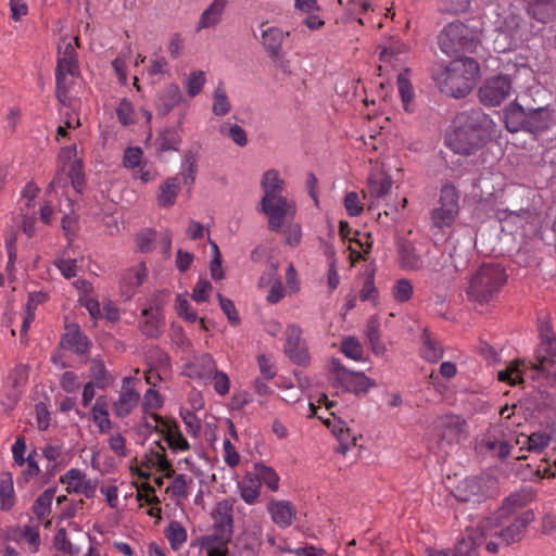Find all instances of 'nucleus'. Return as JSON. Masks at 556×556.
<instances>
[{"label": "nucleus", "mask_w": 556, "mask_h": 556, "mask_svg": "<svg viewBox=\"0 0 556 556\" xmlns=\"http://www.w3.org/2000/svg\"><path fill=\"white\" fill-rule=\"evenodd\" d=\"M513 92L511 79L507 75L488 78L479 88V99L485 106L502 104Z\"/></svg>", "instance_id": "obj_10"}, {"label": "nucleus", "mask_w": 556, "mask_h": 556, "mask_svg": "<svg viewBox=\"0 0 556 556\" xmlns=\"http://www.w3.org/2000/svg\"><path fill=\"white\" fill-rule=\"evenodd\" d=\"M206 81V76L203 71L192 72L187 80V92L190 97L198 96L204 84Z\"/></svg>", "instance_id": "obj_56"}, {"label": "nucleus", "mask_w": 556, "mask_h": 556, "mask_svg": "<svg viewBox=\"0 0 556 556\" xmlns=\"http://www.w3.org/2000/svg\"><path fill=\"white\" fill-rule=\"evenodd\" d=\"M148 277V269L144 263L126 269L121 278V288L124 294L131 296L135 289L143 283Z\"/></svg>", "instance_id": "obj_23"}, {"label": "nucleus", "mask_w": 556, "mask_h": 556, "mask_svg": "<svg viewBox=\"0 0 556 556\" xmlns=\"http://www.w3.org/2000/svg\"><path fill=\"white\" fill-rule=\"evenodd\" d=\"M479 72L480 66L476 60L463 58L434 70L432 78L441 92L454 98H464L472 90Z\"/></svg>", "instance_id": "obj_2"}, {"label": "nucleus", "mask_w": 556, "mask_h": 556, "mask_svg": "<svg viewBox=\"0 0 556 556\" xmlns=\"http://www.w3.org/2000/svg\"><path fill=\"white\" fill-rule=\"evenodd\" d=\"M47 300V294L37 292V293H30L28 298V302L26 304V316L24 317L23 325L21 331L25 333L30 325V323L35 318L34 311L36 309L37 305L40 303H43Z\"/></svg>", "instance_id": "obj_47"}, {"label": "nucleus", "mask_w": 556, "mask_h": 556, "mask_svg": "<svg viewBox=\"0 0 556 556\" xmlns=\"http://www.w3.org/2000/svg\"><path fill=\"white\" fill-rule=\"evenodd\" d=\"M55 494L54 488L47 489L43 493L39 495L34 504V514L38 519L42 520L50 515L52 500Z\"/></svg>", "instance_id": "obj_41"}, {"label": "nucleus", "mask_w": 556, "mask_h": 556, "mask_svg": "<svg viewBox=\"0 0 556 556\" xmlns=\"http://www.w3.org/2000/svg\"><path fill=\"white\" fill-rule=\"evenodd\" d=\"M116 115L118 121L126 126L135 122L137 113L135 112L131 102L127 99H123L116 109Z\"/></svg>", "instance_id": "obj_55"}, {"label": "nucleus", "mask_w": 556, "mask_h": 556, "mask_svg": "<svg viewBox=\"0 0 556 556\" xmlns=\"http://www.w3.org/2000/svg\"><path fill=\"white\" fill-rule=\"evenodd\" d=\"M156 444H157L159 448L161 450V452H159V451L150 452L152 465H154V468L157 471L164 472V477L172 478L174 476L175 471L172 467L170 462L166 458V456L164 454L165 448L160 442H157Z\"/></svg>", "instance_id": "obj_44"}, {"label": "nucleus", "mask_w": 556, "mask_h": 556, "mask_svg": "<svg viewBox=\"0 0 556 556\" xmlns=\"http://www.w3.org/2000/svg\"><path fill=\"white\" fill-rule=\"evenodd\" d=\"M260 482L254 479H244L240 485V493L243 501L253 504L260 495Z\"/></svg>", "instance_id": "obj_54"}, {"label": "nucleus", "mask_w": 556, "mask_h": 556, "mask_svg": "<svg viewBox=\"0 0 556 556\" xmlns=\"http://www.w3.org/2000/svg\"><path fill=\"white\" fill-rule=\"evenodd\" d=\"M78 150L77 144L63 148L59 154L60 161L64 164L71 162L68 176L73 188L78 192H83L85 188V174L83 160L77 156Z\"/></svg>", "instance_id": "obj_16"}, {"label": "nucleus", "mask_w": 556, "mask_h": 556, "mask_svg": "<svg viewBox=\"0 0 556 556\" xmlns=\"http://www.w3.org/2000/svg\"><path fill=\"white\" fill-rule=\"evenodd\" d=\"M166 538L174 548H178L187 540L185 528L177 521H172L166 529Z\"/></svg>", "instance_id": "obj_52"}, {"label": "nucleus", "mask_w": 556, "mask_h": 556, "mask_svg": "<svg viewBox=\"0 0 556 556\" xmlns=\"http://www.w3.org/2000/svg\"><path fill=\"white\" fill-rule=\"evenodd\" d=\"M330 366L333 377L332 386L334 388H341L346 392L363 395L376 386V382L364 372L349 370L339 359L332 358Z\"/></svg>", "instance_id": "obj_7"}, {"label": "nucleus", "mask_w": 556, "mask_h": 556, "mask_svg": "<svg viewBox=\"0 0 556 556\" xmlns=\"http://www.w3.org/2000/svg\"><path fill=\"white\" fill-rule=\"evenodd\" d=\"M367 340L376 354H382L384 352V345L380 341L379 323L375 318H370L367 323L366 328Z\"/></svg>", "instance_id": "obj_46"}, {"label": "nucleus", "mask_w": 556, "mask_h": 556, "mask_svg": "<svg viewBox=\"0 0 556 556\" xmlns=\"http://www.w3.org/2000/svg\"><path fill=\"white\" fill-rule=\"evenodd\" d=\"M413 294V285L408 279L397 280L393 287V296L397 302H406Z\"/></svg>", "instance_id": "obj_58"}, {"label": "nucleus", "mask_w": 556, "mask_h": 556, "mask_svg": "<svg viewBox=\"0 0 556 556\" xmlns=\"http://www.w3.org/2000/svg\"><path fill=\"white\" fill-rule=\"evenodd\" d=\"M212 518L214 520L213 526L223 528L224 533L228 534L229 529H232V514L228 503H218L212 513Z\"/></svg>", "instance_id": "obj_37"}, {"label": "nucleus", "mask_w": 556, "mask_h": 556, "mask_svg": "<svg viewBox=\"0 0 556 556\" xmlns=\"http://www.w3.org/2000/svg\"><path fill=\"white\" fill-rule=\"evenodd\" d=\"M289 35V31L285 33L279 27H269L263 31V45L273 61H278L282 58V43Z\"/></svg>", "instance_id": "obj_21"}, {"label": "nucleus", "mask_w": 556, "mask_h": 556, "mask_svg": "<svg viewBox=\"0 0 556 556\" xmlns=\"http://www.w3.org/2000/svg\"><path fill=\"white\" fill-rule=\"evenodd\" d=\"M78 74L77 53L72 42L59 49L58 64L55 68V80L62 84L63 77Z\"/></svg>", "instance_id": "obj_20"}, {"label": "nucleus", "mask_w": 556, "mask_h": 556, "mask_svg": "<svg viewBox=\"0 0 556 556\" xmlns=\"http://www.w3.org/2000/svg\"><path fill=\"white\" fill-rule=\"evenodd\" d=\"M480 446L501 459H505L511 448L502 426L491 427L481 439Z\"/></svg>", "instance_id": "obj_15"}, {"label": "nucleus", "mask_w": 556, "mask_h": 556, "mask_svg": "<svg viewBox=\"0 0 556 556\" xmlns=\"http://www.w3.org/2000/svg\"><path fill=\"white\" fill-rule=\"evenodd\" d=\"M85 478V473L81 470L72 468L65 473L64 477L61 478V481L67 484V490L70 492L73 491L76 493L78 492V489Z\"/></svg>", "instance_id": "obj_59"}, {"label": "nucleus", "mask_w": 556, "mask_h": 556, "mask_svg": "<svg viewBox=\"0 0 556 556\" xmlns=\"http://www.w3.org/2000/svg\"><path fill=\"white\" fill-rule=\"evenodd\" d=\"M198 151L189 150L185 155L181 176L186 185H192L195 180Z\"/></svg>", "instance_id": "obj_45"}, {"label": "nucleus", "mask_w": 556, "mask_h": 556, "mask_svg": "<svg viewBox=\"0 0 556 556\" xmlns=\"http://www.w3.org/2000/svg\"><path fill=\"white\" fill-rule=\"evenodd\" d=\"M528 113L515 100L504 111V122L509 132H517L527 128Z\"/></svg>", "instance_id": "obj_27"}, {"label": "nucleus", "mask_w": 556, "mask_h": 556, "mask_svg": "<svg viewBox=\"0 0 556 556\" xmlns=\"http://www.w3.org/2000/svg\"><path fill=\"white\" fill-rule=\"evenodd\" d=\"M264 195L262 199H271L274 197L282 195L285 190V181L280 178L276 169H269L264 173L261 181Z\"/></svg>", "instance_id": "obj_30"}, {"label": "nucleus", "mask_w": 556, "mask_h": 556, "mask_svg": "<svg viewBox=\"0 0 556 556\" xmlns=\"http://www.w3.org/2000/svg\"><path fill=\"white\" fill-rule=\"evenodd\" d=\"M521 365L523 364L519 361L510 363L507 368L497 372L498 380L508 382L511 386L521 383L523 381V375H527V371L520 368Z\"/></svg>", "instance_id": "obj_40"}, {"label": "nucleus", "mask_w": 556, "mask_h": 556, "mask_svg": "<svg viewBox=\"0 0 556 556\" xmlns=\"http://www.w3.org/2000/svg\"><path fill=\"white\" fill-rule=\"evenodd\" d=\"M486 543V539L481 536L479 526L473 530L467 531L466 536H463L454 548L453 556H477L478 547L483 543Z\"/></svg>", "instance_id": "obj_24"}, {"label": "nucleus", "mask_w": 556, "mask_h": 556, "mask_svg": "<svg viewBox=\"0 0 556 556\" xmlns=\"http://www.w3.org/2000/svg\"><path fill=\"white\" fill-rule=\"evenodd\" d=\"M90 377L92 378L90 382H93L99 389H105L114 381L113 376L106 370L103 361L98 357L91 361Z\"/></svg>", "instance_id": "obj_33"}, {"label": "nucleus", "mask_w": 556, "mask_h": 556, "mask_svg": "<svg viewBox=\"0 0 556 556\" xmlns=\"http://www.w3.org/2000/svg\"><path fill=\"white\" fill-rule=\"evenodd\" d=\"M392 185L391 176L382 169H376L369 174L366 188L362 190L363 198L370 201L368 210L374 208L375 200L383 198L390 192Z\"/></svg>", "instance_id": "obj_12"}, {"label": "nucleus", "mask_w": 556, "mask_h": 556, "mask_svg": "<svg viewBox=\"0 0 556 556\" xmlns=\"http://www.w3.org/2000/svg\"><path fill=\"white\" fill-rule=\"evenodd\" d=\"M219 134L223 137H229L231 139H247L244 129L238 124L225 122L219 127Z\"/></svg>", "instance_id": "obj_63"}, {"label": "nucleus", "mask_w": 556, "mask_h": 556, "mask_svg": "<svg viewBox=\"0 0 556 556\" xmlns=\"http://www.w3.org/2000/svg\"><path fill=\"white\" fill-rule=\"evenodd\" d=\"M378 299V289L375 286V276L374 273H370L361 291H359V300L363 302L370 301L372 303H376Z\"/></svg>", "instance_id": "obj_57"}, {"label": "nucleus", "mask_w": 556, "mask_h": 556, "mask_svg": "<svg viewBox=\"0 0 556 556\" xmlns=\"http://www.w3.org/2000/svg\"><path fill=\"white\" fill-rule=\"evenodd\" d=\"M182 99L180 88L176 84L164 87L157 96L156 109L163 116L167 115Z\"/></svg>", "instance_id": "obj_26"}, {"label": "nucleus", "mask_w": 556, "mask_h": 556, "mask_svg": "<svg viewBox=\"0 0 556 556\" xmlns=\"http://www.w3.org/2000/svg\"><path fill=\"white\" fill-rule=\"evenodd\" d=\"M62 345L66 349L73 350L79 355L88 353L90 341L77 326L67 328L66 333L62 339Z\"/></svg>", "instance_id": "obj_29"}, {"label": "nucleus", "mask_w": 556, "mask_h": 556, "mask_svg": "<svg viewBox=\"0 0 556 556\" xmlns=\"http://www.w3.org/2000/svg\"><path fill=\"white\" fill-rule=\"evenodd\" d=\"M527 11L541 23L549 22L556 13V0H526Z\"/></svg>", "instance_id": "obj_28"}, {"label": "nucleus", "mask_w": 556, "mask_h": 556, "mask_svg": "<svg viewBox=\"0 0 556 556\" xmlns=\"http://www.w3.org/2000/svg\"><path fill=\"white\" fill-rule=\"evenodd\" d=\"M446 147L459 155H471L479 148L472 141H445Z\"/></svg>", "instance_id": "obj_62"}, {"label": "nucleus", "mask_w": 556, "mask_h": 556, "mask_svg": "<svg viewBox=\"0 0 556 556\" xmlns=\"http://www.w3.org/2000/svg\"><path fill=\"white\" fill-rule=\"evenodd\" d=\"M163 302L155 298L149 307H146L141 316L143 320L140 321V329L143 334L150 338H156L162 332L164 325L163 320Z\"/></svg>", "instance_id": "obj_14"}, {"label": "nucleus", "mask_w": 556, "mask_h": 556, "mask_svg": "<svg viewBox=\"0 0 556 556\" xmlns=\"http://www.w3.org/2000/svg\"><path fill=\"white\" fill-rule=\"evenodd\" d=\"M496 125L480 109L458 113L446 130L445 139H496Z\"/></svg>", "instance_id": "obj_4"}, {"label": "nucleus", "mask_w": 556, "mask_h": 556, "mask_svg": "<svg viewBox=\"0 0 556 556\" xmlns=\"http://www.w3.org/2000/svg\"><path fill=\"white\" fill-rule=\"evenodd\" d=\"M466 422L457 415H446L435 420V432L441 442H458L465 431Z\"/></svg>", "instance_id": "obj_13"}, {"label": "nucleus", "mask_w": 556, "mask_h": 556, "mask_svg": "<svg viewBox=\"0 0 556 556\" xmlns=\"http://www.w3.org/2000/svg\"><path fill=\"white\" fill-rule=\"evenodd\" d=\"M179 192V180L177 177L168 178L161 187L157 202L163 207L174 205Z\"/></svg>", "instance_id": "obj_34"}, {"label": "nucleus", "mask_w": 556, "mask_h": 556, "mask_svg": "<svg viewBox=\"0 0 556 556\" xmlns=\"http://www.w3.org/2000/svg\"><path fill=\"white\" fill-rule=\"evenodd\" d=\"M497 492V480L491 475L469 477L458 483L454 496L460 502L480 503Z\"/></svg>", "instance_id": "obj_6"}, {"label": "nucleus", "mask_w": 556, "mask_h": 556, "mask_svg": "<svg viewBox=\"0 0 556 556\" xmlns=\"http://www.w3.org/2000/svg\"><path fill=\"white\" fill-rule=\"evenodd\" d=\"M500 20L497 23V28L502 31L513 33L520 27L522 23V18L520 15L516 14L514 11L509 10L508 12L504 11L503 13L497 14Z\"/></svg>", "instance_id": "obj_49"}, {"label": "nucleus", "mask_w": 556, "mask_h": 556, "mask_svg": "<svg viewBox=\"0 0 556 556\" xmlns=\"http://www.w3.org/2000/svg\"><path fill=\"white\" fill-rule=\"evenodd\" d=\"M230 100L227 96L223 83L220 81L213 93L212 112L216 116H225L230 112Z\"/></svg>", "instance_id": "obj_38"}, {"label": "nucleus", "mask_w": 556, "mask_h": 556, "mask_svg": "<svg viewBox=\"0 0 556 556\" xmlns=\"http://www.w3.org/2000/svg\"><path fill=\"white\" fill-rule=\"evenodd\" d=\"M226 5L227 0H213L211 4L202 12L197 24V31L212 28L218 25L223 18Z\"/></svg>", "instance_id": "obj_25"}, {"label": "nucleus", "mask_w": 556, "mask_h": 556, "mask_svg": "<svg viewBox=\"0 0 556 556\" xmlns=\"http://www.w3.org/2000/svg\"><path fill=\"white\" fill-rule=\"evenodd\" d=\"M341 351L350 358L358 361L363 355V348L359 342L353 338L342 341Z\"/></svg>", "instance_id": "obj_61"}, {"label": "nucleus", "mask_w": 556, "mask_h": 556, "mask_svg": "<svg viewBox=\"0 0 556 556\" xmlns=\"http://www.w3.org/2000/svg\"><path fill=\"white\" fill-rule=\"evenodd\" d=\"M54 546L58 551L66 555L74 556L79 554V547L70 542L67 539L66 530L64 528H61L56 531L54 536Z\"/></svg>", "instance_id": "obj_51"}, {"label": "nucleus", "mask_w": 556, "mask_h": 556, "mask_svg": "<svg viewBox=\"0 0 556 556\" xmlns=\"http://www.w3.org/2000/svg\"><path fill=\"white\" fill-rule=\"evenodd\" d=\"M397 88L403 103V109L406 112H413V100L415 97V92L408 78V71H405L397 75Z\"/></svg>", "instance_id": "obj_35"}, {"label": "nucleus", "mask_w": 556, "mask_h": 556, "mask_svg": "<svg viewBox=\"0 0 556 556\" xmlns=\"http://www.w3.org/2000/svg\"><path fill=\"white\" fill-rule=\"evenodd\" d=\"M191 375L199 378H208L216 371V365L210 354H203L195 358L194 363L190 366Z\"/></svg>", "instance_id": "obj_39"}, {"label": "nucleus", "mask_w": 556, "mask_h": 556, "mask_svg": "<svg viewBox=\"0 0 556 556\" xmlns=\"http://www.w3.org/2000/svg\"><path fill=\"white\" fill-rule=\"evenodd\" d=\"M469 5L470 0H440V9L452 14L464 13Z\"/></svg>", "instance_id": "obj_60"}, {"label": "nucleus", "mask_w": 556, "mask_h": 556, "mask_svg": "<svg viewBox=\"0 0 556 556\" xmlns=\"http://www.w3.org/2000/svg\"><path fill=\"white\" fill-rule=\"evenodd\" d=\"M93 412V420L97 424L99 431L101 433H106L112 426V422L109 418L108 409L104 404H100L99 401L92 407Z\"/></svg>", "instance_id": "obj_53"}, {"label": "nucleus", "mask_w": 556, "mask_h": 556, "mask_svg": "<svg viewBox=\"0 0 556 556\" xmlns=\"http://www.w3.org/2000/svg\"><path fill=\"white\" fill-rule=\"evenodd\" d=\"M13 480L10 473L2 476L0 480V501L3 509H9L13 505Z\"/></svg>", "instance_id": "obj_50"}, {"label": "nucleus", "mask_w": 556, "mask_h": 556, "mask_svg": "<svg viewBox=\"0 0 556 556\" xmlns=\"http://www.w3.org/2000/svg\"><path fill=\"white\" fill-rule=\"evenodd\" d=\"M268 513L273 521L280 528L292 525L296 516V509L288 501H271L268 504Z\"/></svg>", "instance_id": "obj_22"}, {"label": "nucleus", "mask_w": 556, "mask_h": 556, "mask_svg": "<svg viewBox=\"0 0 556 556\" xmlns=\"http://www.w3.org/2000/svg\"><path fill=\"white\" fill-rule=\"evenodd\" d=\"M505 281L506 275L500 265L483 264L471 275L464 290L469 301L484 304L493 300Z\"/></svg>", "instance_id": "obj_5"}, {"label": "nucleus", "mask_w": 556, "mask_h": 556, "mask_svg": "<svg viewBox=\"0 0 556 556\" xmlns=\"http://www.w3.org/2000/svg\"><path fill=\"white\" fill-rule=\"evenodd\" d=\"M150 417L155 421V426H151V428L154 431H159L164 434V438L170 448L175 451H185L189 448L188 441L182 437L176 425H170L164 421L162 417L155 413H151ZM147 427H150L149 422H147Z\"/></svg>", "instance_id": "obj_18"}, {"label": "nucleus", "mask_w": 556, "mask_h": 556, "mask_svg": "<svg viewBox=\"0 0 556 556\" xmlns=\"http://www.w3.org/2000/svg\"><path fill=\"white\" fill-rule=\"evenodd\" d=\"M481 27L478 22L454 21L445 25L438 35L440 50L448 55L472 53L480 43Z\"/></svg>", "instance_id": "obj_3"}, {"label": "nucleus", "mask_w": 556, "mask_h": 556, "mask_svg": "<svg viewBox=\"0 0 556 556\" xmlns=\"http://www.w3.org/2000/svg\"><path fill=\"white\" fill-rule=\"evenodd\" d=\"M552 114L545 108L530 110L528 112V121L526 130L535 135L549 127Z\"/></svg>", "instance_id": "obj_31"}, {"label": "nucleus", "mask_w": 556, "mask_h": 556, "mask_svg": "<svg viewBox=\"0 0 556 556\" xmlns=\"http://www.w3.org/2000/svg\"><path fill=\"white\" fill-rule=\"evenodd\" d=\"M459 212V193L452 184H445L440 190L438 206L431 212L433 227H451Z\"/></svg>", "instance_id": "obj_8"}, {"label": "nucleus", "mask_w": 556, "mask_h": 556, "mask_svg": "<svg viewBox=\"0 0 556 556\" xmlns=\"http://www.w3.org/2000/svg\"><path fill=\"white\" fill-rule=\"evenodd\" d=\"M549 438L543 433L525 435L522 444H527L529 451H540L548 444Z\"/></svg>", "instance_id": "obj_64"}, {"label": "nucleus", "mask_w": 556, "mask_h": 556, "mask_svg": "<svg viewBox=\"0 0 556 556\" xmlns=\"http://www.w3.org/2000/svg\"><path fill=\"white\" fill-rule=\"evenodd\" d=\"M422 356L429 361V362H438L442 355H443V350H442V346L440 345V343H438L437 341H434L431 337H430V333L427 331V329L424 330V333H422Z\"/></svg>", "instance_id": "obj_42"}, {"label": "nucleus", "mask_w": 556, "mask_h": 556, "mask_svg": "<svg viewBox=\"0 0 556 556\" xmlns=\"http://www.w3.org/2000/svg\"><path fill=\"white\" fill-rule=\"evenodd\" d=\"M255 469L257 475L256 481H258L260 484L263 482L269 490H278L279 477L271 467L262 464L256 465Z\"/></svg>", "instance_id": "obj_48"}, {"label": "nucleus", "mask_w": 556, "mask_h": 556, "mask_svg": "<svg viewBox=\"0 0 556 556\" xmlns=\"http://www.w3.org/2000/svg\"><path fill=\"white\" fill-rule=\"evenodd\" d=\"M531 378L539 379L543 378L547 386H551L556 380V370L554 369V359L542 356L538 357V363L530 369Z\"/></svg>", "instance_id": "obj_32"}, {"label": "nucleus", "mask_w": 556, "mask_h": 556, "mask_svg": "<svg viewBox=\"0 0 556 556\" xmlns=\"http://www.w3.org/2000/svg\"><path fill=\"white\" fill-rule=\"evenodd\" d=\"M535 519L533 510L527 509L509 520V517H500L493 514L479 523L481 536L486 539L485 548L491 554H496L500 545L508 546L520 542L530 523Z\"/></svg>", "instance_id": "obj_1"}, {"label": "nucleus", "mask_w": 556, "mask_h": 556, "mask_svg": "<svg viewBox=\"0 0 556 556\" xmlns=\"http://www.w3.org/2000/svg\"><path fill=\"white\" fill-rule=\"evenodd\" d=\"M534 496L535 492L532 488H521L505 497L501 507L494 514H498L500 517H510L516 513V510L531 503Z\"/></svg>", "instance_id": "obj_19"}, {"label": "nucleus", "mask_w": 556, "mask_h": 556, "mask_svg": "<svg viewBox=\"0 0 556 556\" xmlns=\"http://www.w3.org/2000/svg\"><path fill=\"white\" fill-rule=\"evenodd\" d=\"M140 400V394L134 389L132 380L129 377L123 379L118 399L113 403V412L117 417L128 416Z\"/></svg>", "instance_id": "obj_17"}, {"label": "nucleus", "mask_w": 556, "mask_h": 556, "mask_svg": "<svg viewBox=\"0 0 556 556\" xmlns=\"http://www.w3.org/2000/svg\"><path fill=\"white\" fill-rule=\"evenodd\" d=\"M261 211L268 217L269 230L279 231L287 219L294 217L296 205L293 200L279 195L262 199Z\"/></svg>", "instance_id": "obj_9"}, {"label": "nucleus", "mask_w": 556, "mask_h": 556, "mask_svg": "<svg viewBox=\"0 0 556 556\" xmlns=\"http://www.w3.org/2000/svg\"><path fill=\"white\" fill-rule=\"evenodd\" d=\"M400 256L404 267L418 270L424 267V261L420 255L416 252L415 247L409 243H403L400 248Z\"/></svg>", "instance_id": "obj_36"}, {"label": "nucleus", "mask_w": 556, "mask_h": 556, "mask_svg": "<svg viewBox=\"0 0 556 556\" xmlns=\"http://www.w3.org/2000/svg\"><path fill=\"white\" fill-rule=\"evenodd\" d=\"M302 333L301 327L295 324H291L287 327L285 353L293 363L307 366L309 364V355Z\"/></svg>", "instance_id": "obj_11"}, {"label": "nucleus", "mask_w": 556, "mask_h": 556, "mask_svg": "<svg viewBox=\"0 0 556 556\" xmlns=\"http://www.w3.org/2000/svg\"><path fill=\"white\" fill-rule=\"evenodd\" d=\"M241 542L245 549L255 553L262 544V527L256 523L248 527L242 534Z\"/></svg>", "instance_id": "obj_43"}]
</instances>
